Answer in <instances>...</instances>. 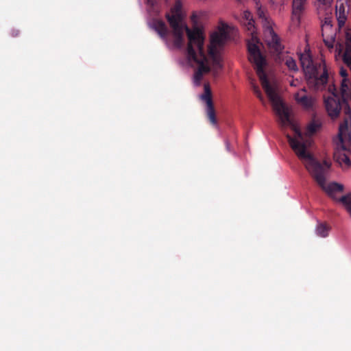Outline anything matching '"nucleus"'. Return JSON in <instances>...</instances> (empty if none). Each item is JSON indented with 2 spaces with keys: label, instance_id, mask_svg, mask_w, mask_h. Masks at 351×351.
I'll use <instances>...</instances> for the list:
<instances>
[{
  "label": "nucleus",
  "instance_id": "1a4fd4ad",
  "mask_svg": "<svg viewBox=\"0 0 351 351\" xmlns=\"http://www.w3.org/2000/svg\"><path fill=\"white\" fill-rule=\"evenodd\" d=\"M307 0H293L292 1V19L298 24L300 23V19L304 14Z\"/></svg>",
  "mask_w": 351,
  "mask_h": 351
},
{
  "label": "nucleus",
  "instance_id": "20e7f679",
  "mask_svg": "<svg viewBox=\"0 0 351 351\" xmlns=\"http://www.w3.org/2000/svg\"><path fill=\"white\" fill-rule=\"evenodd\" d=\"M299 58L308 88L316 91L323 90L329 82V73L325 62H315L309 49H306L300 53Z\"/></svg>",
  "mask_w": 351,
  "mask_h": 351
},
{
  "label": "nucleus",
  "instance_id": "5701e85b",
  "mask_svg": "<svg viewBox=\"0 0 351 351\" xmlns=\"http://www.w3.org/2000/svg\"><path fill=\"white\" fill-rule=\"evenodd\" d=\"M340 1L341 0H339L337 1V8L339 7V14L343 15V14H345V8H344V5H343V3H339Z\"/></svg>",
  "mask_w": 351,
  "mask_h": 351
},
{
  "label": "nucleus",
  "instance_id": "b1692460",
  "mask_svg": "<svg viewBox=\"0 0 351 351\" xmlns=\"http://www.w3.org/2000/svg\"><path fill=\"white\" fill-rule=\"evenodd\" d=\"M226 146L227 149L229 151L230 150V143L228 141L226 142Z\"/></svg>",
  "mask_w": 351,
  "mask_h": 351
},
{
  "label": "nucleus",
  "instance_id": "f03ea898",
  "mask_svg": "<svg viewBox=\"0 0 351 351\" xmlns=\"http://www.w3.org/2000/svg\"><path fill=\"white\" fill-rule=\"evenodd\" d=\"M191 19L195 26L193 29L184 25L171 26V27L173 29L174 45L178 48L183 45L184 30H186L189 40L186 58L189 63H195L198 66L195 71L193 78L195 84L199 86L204 75L208 73L210 68L204 50V36L202 29L197 26L199 17L196 13H193Z\"/></svg>",
  "mask_w": 351,
  "mask_h": 351
},
{
  "label": "nucleus",
  "instance_id": "f3484780",
  "mask_svg": "<svg viewBox=\"0 0 351 351\" xmlns=\"http://www.w3.org/2000/svg\"><path fill=\"white\" fill-rule=\"evenodd\" d=\"M285 64L289 68V70L296 71H298V66L295 62V60L290 56H286L285 58Z\"/></svg>",
  "mask_w": 351,
  "mask_h": 351
},
{
  "label": "nucleus",
  "instance_id": "f8f14e48",
  "mask_svg": "<svg viewBox=\"0 0 351 351\" xmlns=\"http://www.w3.org/2000/svg\"><path fill=\"white\" fill-rule=\"evenodd\" d=\"M153 27L155 31L159 34V36L165 39L168 35V29L164 21L161 20L154 21L153 23Z\"/></svg>",
  "mask_w": 351,
  "mask_h": 351
},
{
  "label": "nucleus",
  "instance_id": "423d86ee",
  "mask_svg": "<svg viewBox=\"0 0 351 351\" xmlns=\"http://www.w3.org/2000/svg\"><path fill=\"white\" fill-rule=\"evenodd\" d=\"M265 37L267 45L271 52L276 54L281 53L284 47L281 44L279 36L274 32L271 26L266 27Z\"/></svg>",
  "mask_w": 351,
  "mask_h": 351
},
{
  "label": "nucleus",
  "instance_id": "a211bd4d",
  "mask_svg": "<svg viewBox=\"0 0 351 351\" xmlns=\"http://www.w3.org/2000/svg\"><path fill=\"white\" fill-rule=\"evenodd\" d=\"M244 16L245 18L248 21L247 22V29L248 30L251 31L252 33H254V21L252 19L251 13L249 12H244Z\"/></svg>",
  "mask_w": 351,
  "mask_h": 351
},
{
  "label": "nucleus",
  "instance_id": "f257e3e1",
  "mask_svg": "<svg viewBox=\"0 0 351 351\" xmlns=\"http://www.w3.org/2000/svg\"><path fill=\"white\" fill-rule=\"evenodd\" d=\"M247 50L249 60L254 65L256 74L261 81V85L271 103L274 110L279 118L280 124L282 127H287L290 125L294 131L293 136H291L289 134H287V138L289 145H291V143L288 136H290L291 138H296L297 133L298 132L304 138L308 139V141H309L310 143L307 147V150L311 153L309 150V147L311 145L310 136L315 134L320 130L322 127V122L317 119H313L306 127V134H302L300 130L293 123V121L290 117L289 109L282 101L280 97L269 83L267 74L265 71L266 59L265 56L261 53L258 44L253 42H248Z\"/></svg>",
  "mask_w": 351,
  "mask_h": 351
},
{
  "label": "nucleus",
  "instance_id": "4468645a",
  "mask_svg": "<svg viewBox=\"0 0 351 351\" xmlns=\"http://www.w3.org/2000/svg\"><path fill=\"white\" fill-rule=\"evenodd\" d=\"M208 54L212 58L215 66L219 69H221L222 64H221L220 58L217 54V47L215 46H210L208 47Z\"/></svg>",
  "mask_w": 351,
  "mask_h": 351
},
{
  "label": "nucleus",
  "instance_id": "ddd939ff",
  "mask_svg": "<svg viewBox=\"0 0 351 351\" xmlns=\"http://www.w3.org/2000/svg\"><path fill=\"white\" fill-rule=\"evenodd\" d=\"M335 202L341 204L351 217V193L339 197Z\"/></svg>",
  "mask_w": 351,
  "mask_h": 351
},
{
  "label": "nucleus",
  "instance_id": "0eeeda50",
  "mask_svg": "<svg viewBox=\"0 0 351 351\" xmlns=\"http://www.w3.org/2000/svg\"><path fill=\"white\" fill-rule=\"evenodd\" d=\"M166 17L170 26L183 25L182 23V5L180 1L176 2L171 9V14H167Z\"/></svg>",
  "mask_w": 351,
  "mask_h": 351
},
{
  "label": "nucleus",
  "instance_id": "412c9836",
  "mask_svg": "<svg viewBox=\"0 0 351 351\" xmlns=\"http://www.w3.org/2000/svg\"><path fill=\"white\" fill-rule=\"evenodd\" d=\"M332 20L330 17H326L324 19V23L322 25V27H325V28H328V27H332Z\"/></svg>",
  "mask_w": 351,
  "mask_h": 351
},
{
  "label": "nucleus",
  "instance_id": "9d476101",
  "mask_svg": "<svg viewBox=\"0 0 351 351\" xmlns=\"http://www.w3.org/2000/svg\"><path fill=\"white\" fill-rule=\"evenodd\" d=\"M322 35L323 41L325 45L329 50L334 49L335 39H336V29H333L332 26L325 28L322 27Z\"/></svg>",
  "mask_w": 351,
  "mask_h": 351
},
{
  "label": "nucleus",
  "instance_id": "dca6fc26",
  "mask_svg": "<svg viewBox=\"0 0 351 351\" xmlns=\"http://www.w3.org/2000/svg\"><path fill=\"white\" fill-rule=\"evenodd\" d=\"M256 14L259 19L262 21L263 25L265 26V28L268 26H271L265 10L263 9L258 3H256Z\"/></svg>",
  "mask_w": 351,
  "mask_h": 351
},
{
  "label": "nucleus",
  "instance_id": "6ab92c4d",
  "mask_svg": "<svg viewBox=\"0 0 351 351\" xmlns=\"http://www.w3.org/2000/svg\"><path fill=\"white\" fill-rule=\"evenodd\" d=\"M252 88H253V91H254V94L257 96V97L261 101H263V95L261 93V91L259 89L258 86L255 85V84H253Z\"/></svg>",
  "mask_w": 351,
  "mask_h": 351
},
{
  "label": "nucleus",
  "instance_id": "7ed1b4c3",
  "mask_svg": "<svg viewBox=\"0 0 351 351\" xmlns=\"http://www.w3.org/2000/svg\"><path fill=\"white\" fill-rule=\"evenodd\" d=\"M288 138L291 149L302 161L311 177L327 195L335 202L339 198L337 194L343 191L344 186L335 182L326 184V175L330 167V164L326 160L323 162L317 160L313 154L307 150V147L310 143L309 141L304 138L300 133H297V136L295 138H291L290 136Z\"/></svg>",
  "mask_w": 351,
  "mask_h": 351
},
{
  "label": "nucleus",
  "instance_id": "2eb2a0df",
  "mask_svg": "<svg viewBox=\"0 0 351 351\" xmlns=\"http://www.w3.org/2000/svg\"><path fill=\"white\" fill-rule=\"evenodd\" d=\"M330 230V226L326 223H318L316 227V234L321 237H326Z\"/></svg>",
  "mask_w": 351,
  "mask_h": 351
},
{
  "label": "nucleus",
  "instance_id": "4be33fe9",
  "mask_svg": "<svg viewBox=\"0 0 351 351\" xmlns=\"http://www.w3.org/2000/svg\"><path fill=\"white\" fill-rule=\"evenodd\" d=\"M9 34H10V36H12L13 38H16L20 35V31L17 29L12 28L10 29Z\"/></svg>",
  "mask_w": 351,
  "mask_h": 351
},
{
  "label": "nucleus",
  "instance_id": "aec40b11",
  "mask_svg": "<svg viewBox=\"0 0 351 351\" xmlns=\"http://www.w3.org/2000/svg\"><path fill=\"white\" fill-rule=\"evenodd\" d=\"M337 21H338L339 29H340L345 25L346 21V17L345 14H343V15L339 14L337 18Z\"/></svg>",
  "mask_w": 351,
  "mask_h": 351
},
{
  "label": "nucleus",
  "instance_id": "39448f33",
  "mask_svg": "<svg viewBox=\"0 0 351 351\" xmlns=\"http://www.w3.org/2000/svg\"><path fill=\"white\" fill-rule=\"evenodd\" d=\"M204 88V93L199 96V98L206 104V114L210 123L213 125H217V119L216 117V111L213 101L212 92L210 86L208 84H205Z\"/></svg>",
  "mask_w": 351,
  "mask_h": 351
},
{
  "label": "nucleus",
  "instance_id": "9b49d317",
  "mask_svg": "<svg viewBox=\"0 0 351 351\" xmlns=\"http://www.w3.org/2000/svg\"><path fill=\"white\" fill-rule=\"evenodd\" d=\"M306 89L302 88L300 91L295 94L294 98L297 103L306 109H310L314 104V99L311 96L306 94Z\"/></svg>",
  "mask_w": 351,
  "mask_h": 351
},
{
  "label": "nucleus",
  "instance_id": "6e6552de",
  "mask_svg": "<svg viewBox=\"0 0 351 351\" xmlns=\"http://www.w3.org/2000/svg\"><path fill=\"white\" fill-rule=\"evenodd\" d=\"M228 29V27L227 25H223L219 28V32L212 34L210 46H215V47L222 46L229 38Z\"/></svg>",
  "mask_w": 351,
  "mask_h": 351
},
{
  "label": "nucleus",
  "instance_id": "393cba45",
  "mask_svg": "<svg viewBox=\"0 0 351 351\" xmlns=\"http://www.w3.org/2000/svg\"><path fill=\"white\" fill-rule=\"evenodd\" d=\"M347 3H348V7H350V5H350V3H348V2H347Z\"/></svg>",
  "mask_w": 351,
  "mask_h": 351
}]
</instances>
